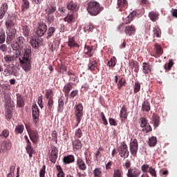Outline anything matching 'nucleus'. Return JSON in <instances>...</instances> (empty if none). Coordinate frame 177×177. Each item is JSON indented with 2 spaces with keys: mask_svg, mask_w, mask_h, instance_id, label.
I'll list each match as a JSON object with an SVG mask.
<instances>
[{
  "mask_svg": "<svg viewBox=\"0 0 177 177\" xmlns=\"http://www.w3.org/2000/svg\"><path fill=\"white\" fill-rule=\"evenodd\" d=\"M25 53L24 57L19 58V63L24 71H30L31 70V46H26L24 48Z\"/></svg>",
  "mask_w": 177,
  "mask_h": 177,
  "instance_id": "1",
  "label": "nucleus"
},
{
  "mask_svg": "<svg viewBox=\"0 0 177 177\" xmlns=\"http://www.w3.org/2000/svg\"><path fill=\"white\" fill-rule=\"evenodd\" d=\"M102 10H104V7H101L99 2H97V1H90L91 16H97V14H100Z\"/></svg>",
  "mask_w": 177,
  "mask_h": 177,
  "instance_id": "2",
  "label": "nucleus"
},
{
  "mask_svg": "<svg viewBox=\"0 0 177 177\" xmlns=\"http://www.w3.org/2000/svg\"><path fill=\"white\" fill-rule=\"evenodd\" d=\"M118 154L122 158H128L129 157V149L125 141H123L120 145L117 148Z\"/></svg>",
  "mask_w": 177,
  "mask_h": 177,
  "instance_id": "3",
  "label": "nucleus"
},
{
  "mask_svg": "<svg viewBox=\"0 0 177 177\" xmlns=\"http://www.w3.org/2000/svg\"><path fill=\"white\" fill-rule=\"evenodd\" d=\"M75 115L77 120V125L81 122V120H82V115H84V106L82 104H76L75 106Z\"/></svg>",
  "mask_w": 177,
  "mask_h": 177,
  "instance_id": "4",
  "label": "nucleus"
},
{
  "mask_svg": "<svg viewBox=\"0 0 177 177\" xmlns=\"http://www.w3.org/2000/svg\"><path fill=\"white\" fill-rule=\"evenodd\" d=\"M140 127H142V132H146V133H149V132H151L152 127L151 124H149L147 118H140L138 120Z\"/></svg>",
  "mask_w": 177,
  "mask_h": 177,
  "instance_id": "5",
  "label": "nucleus"
},
{
  "mask_svg": "<svg viewBox=\"0 0 177 177\" xmlns=\"http://www.w3.org/2000/svg\"><path fill=\"white\" fill-rule=\"evenodd\" d=\"M48 30V26L46 24L44 21H39L37 24V29L36 30V35L38 37H44L46 34V30Z\"/></svg>",
  "mask_w": 177,
  "mask_h": 177,
  "instance_id": "6",
  "label": "nucleus"
},
{
  "mask_svg": "<svg viewBox=\"0 0 177 177\" xmlns=\"http://www.w3.org/2000/svg\"><path fill=\"white\" fill-rule=\"evenodd\" d=\"M163 53L164 50L162 46H161V45L159 44H155L153 52L151 53V55H152V57H155V58H159L161 57V55H162Z\"/></svg>",
  "mask_w": 177,
  "mask_h": 177,
  "instance_id": "7",
  "label": "nucleus"
},
{
  "mask_svg": "<svg viewBox=\"0 0 177 177\" xmlns=\"http://www.w3.org/2000/svg\"><path fill=\"white\" fill-rule=\"evenodd\" d=\"M138 140L136 138H134V140H131L130 142L129 148H130V151L132 156L134 157H136L137 153L138 151Z\"/></svg>",
  "mask_w": 177,
  "mask_h": 177,
  "instance_id": "8",
  "label": "nucleus"
},
{
  "mask_svg": "<svg viewBox=\"0 0 177 177\" xmlns=\"http://www.w3.org/2000/svg\"><path fill=\"white\" fill-rule=\"evenodd\" d=\"M77 17L78 14L75 15V12H68L66 17L64 18V21L66 23H68V24H71L73 23H75V21L77 20Z\"/></svg>",
  "mask_w": 177,
  "mask_h": 177,
  "instance_id": "9",
  "label": "nucleus"
},
{
  "mask_svg": "<svg viewBox=\"0 0 177 177\" xmlns=\"http://www.w3.org/2000/svg\"><path fill=\"white\" fill-rule=\"evenodd\" d=\"M24 139L26 142V150L28 154H29L30 158H32V154H34V148L32 147V145L31 144V142L30 141V139H28V136H25Z\"/></svg>",
  "mask_w": 177,
  "mask_h": 177,
  "instance_id": "10",
  "label": "nucleus"
},
{
  "mask_svg": "<svg viewBox=\"0 0 177 177\" xmlns=\"http://www.w3.org/2000/svg\"><path fill=\"white\" fill-rule=\"evenodd\" d=\"M140 175L141 170L137 167H130L127 174V177H140Z\"/></svg>",
  "mask_w": 177,
  "mask_h": 177,
  "instance_id": "11",
  "label": "nucleus"
},
{
  "mask_svg": "<svg viewBox=\"0 0 177 177\" xmlns=\"http://www.w3.org/2000/svg\"><path fill=\"white\" fill-rule=\"evenodd\" d=\"M59 153V150H57V147L53 145L51 147V153H50V161L55 164L56 162V160H57V154Z\"/></svg>",
  "mask_w": 177,
  "mask_h": 177,
  "instance_id": "12",
  "label": "nucleus"
},
{
  "mask_svg": "<svg viewBox=\"0 0 177 177\" xmlns=\"http://www.w3.org/2000/svg\"><path fill=\"white\" fill-rule=\"evenodd\" d=\"M19 57H20V53H15L13 55H7L4 56V60L6 63H13V62H16Z\"/></svg>",
  "mask_w": 177,
  "mask_h": 177,
  "instance_id": "13",
  "label": "nucleus"
},
{
  "mask_svg": "<svg viewBox=\"0 0 177 177\" xmlns=\"http://www.w3.org/2000/svg\"><path fill=\"white\" fill-rule=\"evenodd\" d=\"M32 115L35 122H38V120H39V109L37 104L32 106Z\"/></svg>",
  "mask_w": 177,
  "mask_h": 177,
  "instance_id": "14",
  "label": "nucleus"
},
{
  "mask_svg": "<svg viewBox=\"0 0 177 177\" xmlns=\"http://www.w3.org/2000/svg\"><path fill=\"white\" fill-rule=\"evenodd\" d=\"M66 8L68 10H71L73 13L75 12H78L80 10V6H78V3L71 1L67 3Z\"/></svg>",
  "mask_w": 177,
  "mask_h": 177,
  "instance_id": "15",
  "label": "nucleus"
},
{
  "mask_svg": "<svg viewBox=\"0 0 177 177\" xmlns=\"http://www.w3.org/2000/svg\"><path fill=\"white\" fill-rule=\"evenodd\" d=\"M16 38V29H10L7 32L6 42L10 44L13 39Z\"/></svg>",
  "mask_w": 177,
  "mask_h": 177,
  "instance_id": "16",
  "label": "nucleus"
},
{
  "mask_svg": "<svg viewBox=\"0 0 177 177\" xmlns=\"http://www.w3.org/2000/svg\"><path fill=\"white\" fill-rule=\"evenodd\" d=\"M136 32V28L133 24L128 25V26L125 27L124 32L126 35H129V36H132L135 35Z\"/></svg>",
  "mask_w": 177,
  "mask_h": 177,
  "instance_id": "17",
  "label": "nucleus"
},
{
  "mask_svg": "<svg viewBox=\"0 0 177 177\" xmlns=\"http://www.w3.org/2000/svg\"><path fill=\"white\" fill-rule=\"evenodd\" d=\"M28 132L30 140H32L33 143H37V142H38V132L34 130H28Z\"/></svg>",
  "mask_w": 177,
  "mask_h": 177,
  "instance_id": "18",
  "label": "nucleus"
},
{
  "mask_svg": "<svg viewBox=\"0 0 177 177\" xmlns=\"http://www.w3.org/2000/svg\"><path fill=\"white\" fill-rule=\"evenodd\" d=\"M64 100H66V98L63 95H62L59 98V100H58V107H57L58 113H62L63 111V110H64Z\"/></svg>",
  "mask_w": 177,
  "mask_h": 177,
  "instance_id": "19",
  "label": "nucleus"
},
{
  "mask_svg": "<svg viewBox=\"0 0 177 177\" xmlns=\"http://www.w3.org/2000/svg\"><path fill=\"white\" fill-rule=\"evenodd\" d=\"M118 8H119L120 11H123L125 8L128 7V1L127 0H118L117 2Z\"/></svg>",
  "mask_w": 177,
  "mask_h": 177,
  "instance_id": "20",
  "label": "nucleus"
},
{
  "mask_svg": "<svg viewBox=\"0 0 177 177\" xmlns=\"http://www.w3.org/2000/svg\"><path fill=\"white\" fill-rule=\"evenodd\" d=\"M142 71L145 75L151 73L152 71V66L149 63H142Z\"/></svg>",
  "mask_w": 177,
  "mask_h": 177,
  "instance_id": "21",
  "label": "nucleus"
},
{
  "mask_svg": "<svg viewBox=\"0 0 177 177\" xmlns=\"http://www.w3.org/2000/svg\"><path fill=\"white\" fill-rule=\"evenodd\" d=\"M76 164L79 169H81L82 171H85V169H86V164H85V162L82 160V158H77Z\"/></svg>",
  "mask_w": 177,
  "mask_h": 177,
  "instance_id": "22",
  "label": "nucleus"
},
{
  "mask_svg": "<svg viewBox=\"0 0 177 177\" xmlns=\"http://www.w3.org/2000/svg\"><path fill=\"white\" fill-rule=\"evenodd\" d=\"M129 113L127 105H122V107L120 110V117L121 119H127Z\"/></svg>",
  "mask_w": 177,
  "mask_h": 177,
  "instance_id": "23",
  "label": "nucleus"
},
{
  "mask_svg": "<svg viewBox=\"0 0 177 177\" xmlns=\"http://www.w3.org/2000/svg\"><path fill=\"white\" fill-rule=\"evenodd\" d=\"M68 46L69 48H80V44L75 41V37H69L68 41Z\"/></svg>",
  "mask_w": 177,
  "mask_h": 177,
  "instance_id": "24",
  "label": "nucleus"
},
{
  "mask_svg": "<svg viewBox=\"0 0 177 177\" xmlns=\"http://www.w3.org/2000/svg\"><path fill=\"white\" fill-rule=\"evenodd\" d=\"M74 161H75V158L73 155H68L66 156H64L63 159V162L65 165L71 164L72 162H74Z\"/></svg>",
  "mask_w": 177,
  "mask_h": 177,
  "instance_id": "25",
  "label": "nucleus"
},
{
  "mask_svg": "<svg viewBox=\"0 0 177 177\" xmlns=\"http://www.w3.org/2000/svg\"><path fill=\"white\" fill-rule=\"evenodd\" d=\"M17 104L18 107H24V98L20 93H17Z\"/></svg>",
  "mask_w": 177,
  "mask_h": 177,
  "instance_id": "26",
  "label": "nucleus"
},
{
  "mask_svg": "<svg viewBox=\"0 0 177 177\" xmlns=\"http://www.w3.org/2000/svg\"><path fill=\"white\" fill-rule=\"evenodd\" d=\"M148 16L152 21H156L159 18L160 14L157 11H150Z\"/></svg>",
  "mask_w": 177,
  "mask_h": 177,
  "instance_id": "27",
  "label": "nucleus"
},
{
  "mask_svg": "<svg viewBox=\"0 0 177 177\" xmlns=\"http://www.w3.org/2000/svg\"><path fill=\"white\" fill-rule=\"evenodd\" d=\"M136 14L137 11L135 10L130 12V14H129V16H127V17H126V19H124L125 24H129V23H131L133 20V18L136 16Z\"/></svg>",
  "mask_w": 177,
  "mask_h": 177,
  "instance_id": "28",
  "label": "nucleus"
},
{
  "mask_svg": "<svg viewBox=\"0 0 177 177\" xmlns=\"http://www.w3.org/2000/svg\"><path fill=\"white\" fill-rule=\"evenodd\" d=\"M71 89H73V84L71 83H68L64 86L63 92H64L66 97H68L70 91H71Z\"/></svg>",
  "mask_w": 177,
  "mask_h": 177,
  "instance_id": "29",
  "label": "nucleus"
},
{
  "mask_svg": "<svg viewBox=\"0 0 177 177\" xmlns=\"http://www.w3.org/2000/svg\"><path fill=\"white\" fill-rule=\"evenodd\" d=\"M56 12V6L55 4H50L46 9V12L47 15H52Z\"/></svg>",
  "mask_w": 177,
  "mask_h": 177,
  "instance_id": "30",
  "label": "nucleus"
},
{
  "mask_svg": "<svg viewBox=\"0 0 177 177\" xmlns=\"http://www.w3.org/2000/svg\"><path fill=\"white\" fill-rule=\"evenodd\" d=\"M5 26L8 30L15 29V21L13 19H8L5 24Z\"/></svg>",
  "mask_w": 177,
  "mask_h": 177,
  "instance_id": "31",
  "label": "nucleus"
},
{
  "mask_svg": "<svg viewBox=\"0 0 177 177\" xmlns=\"http://www.w3.org/2000/svg\"><path fill=\"white\" fill-rule=\"evenodd\" d=\"M21 12L24 13L28 8H30V3L28 2V0H22L21 2Z\"/></svg>",
  "mask_w": 177,
  "mask_h": 177,
  "instance_id": "32",
  "label": "nucleus"
},
{
  "mask_svg": "<svg viewBox=\"0 0 177 177\" xmlns=\"http://www.w3.org/2000/svg\"><path fill=\"white\" fill-rule=\"evenodd\" d=\"M24 131V125L23 124H19L17 126H16L15 132L16 135H19V133L21 134Z\"/></svg>",
  "mask_w": 177,
  "mask_h": 177,
  "instance_id": "33",
  "label": "nucleus"
},
{
  "mask_svg": "<svg viewBox=\"0 0 177 177\" xmlns=\"http://www.w3.org/2000/svg\"><path fill=\"white\" fill-rule=\"evenodd\" d=\"M142 111H147V112L150 111L151 105H150L149 101H144V102H142Z\"/></svg>",
  "mask_w": 177,
  "mask_h": 177,
  "instance_id": "34",
  "label": "nucleus"
},
{
  "mask_svg": "<svg viewBox=\"0 0 177 177\" xmlns=\"http://www.w3.org/2000/svg\"><path fill=\"white\" fill-rule=\"evenodd\" d=\"M30 44L35 49H38V48H39V39H32L30 41Z\"/></svg>",
  "mask_w": 177,
  "mask_h": 177,
  "instance_id": "35",
  "label": "nucleus"
},
{
  "mask_svg": "<svg viewBox=\"0 0 177 177\" xmlns=\"http://www.w3.org/2000/svg\"><path fill=\"white\" fill-rule=\"evenodd\" d=\"M73 149H75V150H80V149L82 147V144L81 143V140H75V141L73 142Z\"/></svg>",
  "mask_w": 177,
  "mask_h": 177,
  "instance_id": "36",
  "label": "nucleus"
},
{
  "mask_svg": "<svg viewBox=\"0 0 177 177\" xmlns=\"http://www.w3.org/2000/svg\"><path fill=\"white\" fill-rule=\"evenodd\" d=\"M157 144V138L156 136H151L149 138V147H155Z\"/></svg>",
  "mask_w": 177,
  "mask_h": 177,
  "instance_id": "37",
  "label": "nucleus"
},
{
  "mask_svg": "<svg viewBox=\"0 0 177 177\" xmlns=\"http://www.w3.org/2000/svg\"><path fill=\"white\" fill-rule=\"evenodd\" d=\"M160 115H153V122L154 127H158L160 124Z\"/></svg>",
  "mask_w": 177,
  "mask_h": 177,
  "instance_id": "38",
  "label": "nucleus"
},
{
  "mask_svg": "<svg viewBox=\"0 0 177 177\" xmlns=\"http://www.w3.org/2000/svg\"><path fill=\"white\" fill-rule=\"evenodd\" d=\"M113 177H123V171L121 169H113Z\"/></svg>",
  "mask_w": 177,
  "mask_h": 177,
  "instance_id": "39",
  "label": "nucleus"
},
{
  "mask_svg": "<svg viewBox=\"0 0 177 177\" xmlns=\"http://www.w3.org/2000/svg\"><path fill=\"white\" fill-rule=\"evenodd\" d=\"M55 31H56V29L54 27H50L48 29V32H47V39H50L53 35L55 34Z\"/></svg>",
  "mask_w": 177,
  "mask_h": 177,
  "instance_id": "40",
  "label": "nucleus"
},
{
  "mask_svg": "<svg viewBox=\"0 0 177 177\" xmlns=\"http://www.w3.org/2000/svg\"><path fill=\"white\" fill-rule=\"evenodd\" d=\"M11 46L13 50H16L15 53H20V54L21 53V52L19 50L20 49V44H19L17 41L13 42Z\"/></svg>",
  "mask_w": 177,
  "mask_h": 177,
  "instance_id": "41",
  "label": "nucleus"
},
{
  "mask_svg": "<svg viewBox=\"0 0 177 177\" xmlns=\"http://www.w3.org/2000/svg\"><path fill=\"white\" fill-rule=\"evenodd\" d=\"M126 82H127V80H126L125 77H121L119 80V82L118 83V89H121V88H122V86H125Z\"/></svg>",
  "mask_w": 177,
  "mask_h": 177,
  "instance_id": "42",
  "label": "nucleus"
},
{
  "mask_svg": "<svg viewBox=\"0 0 177 177\" xmlns=\"http://www.w3.org/2000/svg\"><path fill=\"white\" fill-rule=\"evenodd\" d=\"M10 134V131H9V129H5L1 133L0 136L1 138H4L5 139H8V138H9Z\"/></svg>",
  "mask_w": 177,
  "mask_h": 177,
  "instance_id": "43",
  "label": "nucleus"
},
{
  "mask_svg": "<svg viewBox=\"0 0 177 177\" xmlns=\"http://www.w3.org/2000/svg\"><path fill=\"white\" fill-rule=\"evenodd\" d=\"M140 88H141L140 82L137 80V82H135L133 85V91L135 93H137L138 92H139L140 91Z\"/></svg>",
  "mask_w": 177,
  "mask_h": 177,
  "instance_id": "44",
  "label": "nucleus"
},
{
  "mask_svg": "<svg viewBox=\"0 0 177 177\" xmlns=\"http://www.w3.org/2000/svg\"><path fill=\"white\" fill-rule=\"evenodd\" d=\"M57 171L58 172L57 176V177H64V172L63 171V169H62V167L60 165L56 166Z\"/></svg>",
  "mask_w": 177,
  "mask_h": 177,
  "instance_id": "45",
  "label": "nucleus"
},
{
  "mask_svg": "<svg viewBox=\"0 0 177 177\" xmlns=\"http://www.w3.org/2000/svg\"><path fill=\"white\" fill-rule=\"evenodd\" d=\"M161 29L160 28H153V36H156V38H161Z\"/></svg>",
  "mask_w": 177,
  "mask_h": 177,
  "instance_id": "46",
  "label": "nucleus"
},
{
  "mask_svg": "<svg viewBox=\"0 0 177 177\" xmlns=\"http://www.w3.org/2000/svg\"><path fill=\"white\" fill-rule=\"evenodd\" d=\"M116 57H111V59H109V62H108V66L110 67H115L116 64Z\"/></svg>",
  "mask_w": 177,
  "mask_h": 177,
  "instance_id": "47",
  "label": "nucleus"
},
{
  "mask_svg": "<svg viewBox=\"0 0 177 177\" xmlns=\"http://www.w3.org/2000/svg\"><path fill=\"white\" fill-rule=\"evenodd\" d=\"M23 33L25 37H28L30 35V27L27 26H24L22 27Z\"/></svg>",
  "mask_w": 177,
  "mask_h": 177,
  "instance_id": "48",
  "label": "nucleus"
},
{
  "mask_svg": "<svg viewBox=\"0 0 177 177\" xmlns=\"http://www.w3.org/2000/svg\"><path fill=\"white\" fill-rule=\"evenodd\" d=\"M95 177H102V171L99 168H96L93 171Z\"/></svg>",
  "mask_w": 177,
  "mask_h": 177,
  "instance_id": "49",
  "label": "nucleus"
},
{
  "mask_svg": "<svg viewBox=\"0 0 177 177\" xmlns=\"http://www.w3.org/2000/svg\"><path fill=\"white\" fill-rule=\"evenodd\" d=\"M97 68V62L95 61V59H94L93 62H91V63H90V70H96Z\"/></svg>",
  "mask_w": 177,
  "mask_h": 177,
  "instance_id": "50",
  "label": "nucleus"
},
{
  "mask_svg": "<svg viewBox=\"0 0 177 177\" xmlns=\"http://www.w3.org/2000/svg\"><path fill=\"white\" fill-rule=\"evenodd\" d=\"M45 174H46V166L43 165L39 171V177H45Z\"/></svg>",
  "mask_w": 177,
  "mask_h": 177,
  "instance_id": "51",
  "label": "nucleus"
},
{
  "mask_svg": "<svg viewBox=\"0 0 177 177\" xmlns=\"http://www.w3.org/2000/svg\"><path fill=\"white\" fill-rule=\"evenodd\" d=\"M46 99H53V91L52 90H48L46 91V95H45Z\"/></svg>",
  "mask_w": 177,
  "mask_h": 177,
  "instance_id": "52",
  "label": "nucleus"
},
{
  "mask_svg": "<svg viewBox=\"0 0 177 177\" xmlns=\"http://www.w3.org/2000/svg\"><path fill=\"white\" fill-rule=\"evenodd\" d=\"M172 66H174L173 59H169V63L167 64H165V70H171Z\"/></svg>",
  "mask_w": 177,
  "mask_h": 177,
  "instance_id": "53",
  "label": "nucleus"
},
{
  "mask_svg": "<svg viewBox=\"0 0 177 177\" xmlns=\"http://www.w3.org/2000/svg\"><path fill=\"white\" fill-rule=\"evenodd\" d=\"M141 169L142 171H144V173H147L148 171H149L150 170V166L149 165H142V166L141 167Z\"/></svg>",
  "mask_w": 177,
  "mask_h": 177,
  "instance_id": "54",
  "label": "nucleus"
},
{
  "mask_svg": "<svg viewBox=\"0 0 177 177\" xmlns=\"http://www.w3.org/2000/svg\"><path fill=\"white\" fill-rule=\"evenodd\" d=\"M3 146H4V149L6 150H10V149L12 148V142L10 141H8L3 144Z\"/></svg>",
  "mask_w": 177,
  "mask_h": 177,
  "instance_id": "55",
  "label": "nucleus"
},
{
  "mask_svg": "<svg viewBox=\"0 0 177 177\" xmlns=\"http://www.w3.org/2000/svg\"><path fill=\"white\" fill-rule=\"evenodd\" d=\"M53 98H50V100H48L47 103L48 110H52V109L53 108Z\"/></svg>",
  "mask_w": 177,
  "mask_h": 177,
  "instance_id": "56",
  "label": "nucleus"
},
{
  "mask_svg": "<svg viewBox=\"0 0 177 177\" xmlns=\"http://www.w3.org/2000/svg\"><path fill=\"white\" fill-rule=\"evenodd\" d=\"M149 173H150V175H151V176L157 177V171L156 169H154L153 167H149Z\"/></svg>",
  "mask_w": 177,
  "mask_h": 177,
  "instance_id": "57",
  "label": "nucleus"
},
{
  "mask_svg": "<svg viewBox=\"0 0 177 177\" xmlns=\"http://www.w3.org/2000/svg\"><path fill=\"white\" fill-rule=\"evenodd\" d=\"M6 40V35H5V32L0 33V45H2Z\"/></svg>",
  "mask_w": 177,
  "mask_h": 177,
  "instance_id": "58",
  "label": "nucleus"
},
{
  "mask_svg": "<svg viewBox=\"0 0 177 177\" xmlns=\"http://www.w3.org/2000/svg\"><path fill=\"white\" fill-rule=\"evenodd\" d=\"M8 3H4L2 4L0 10H1L2 12H7L8 9Z\"/></svg>",
  "mask_w": 177,
  "mask_h": 177,
  "instance_id": "59",
  "label": "nucleus"
},
{
  "mask_svg": "<svg viewBox=\"0 0 177 177\" xmlns=\"http://www.w3.org/2000/svg\"><path fill=\"white\" fill-rule=\"evenodd\" d=\"M100 115L102 118V122L104 123V124H108V120L106 118V115L104 114V113H103V111H102V113H100Z\"/></svg>",
  "mask_w": 177,
  "mask_h": 177,
  "instance_id": "60",
  "label": "nucleus"
},
{
  "mask_svg": "<svg viewBox=\"0 0 177 177\" xmlns=\"http://www.w3.org/2000/svg\"><path fill=\"white\" fill-rule=\"evenodd\" d=\"M52 140L54 142H57V132L56 131H53L52 133Z\"/></svg>",
  "mask_w": 177,
  "mask_h": 177,
  "instance_id": "61",
  "label": "nucleus"
},
{
  "mask_svg": "<svg viewBox=\"0 0 177 177\" xmlns=\"http://www.w3.org/2000/svg\"><path fill=\"white\" fill-rule=\"evenodd\" d=\"M81 136H82V131L79 129L75 131V138H81Z\"/></svg>",
  "mask_w": 177,
  "mask_h": 177,
  "instance_id": "62",
  "label": "nucleus"
},
{
  "mask_svg": "<svg viewBox=\"0 0 177 177\" xmlns=\"http://www.w3.org/2000/svg\"><path fill=\"white\" fill-rule=\"evenodd\" d=\"M0 50H1V52H6L8 50V46L6 44H1L0 46Z\"/></svg>",
  "mask_w": 177,
  "mask_h": 177,
  "instance_id": "63",
  "label": "nucleus"
},
{
  "mask_svg": "<svg viewBox=\"0 0 177 177\" xmlns=\"http://www.w3.org/2000/svg\"><path fill=\"white\" fill-rule=\"evenodd\" d=\"M109 123L112 126H117V124H118L116 120H115V119H113L112 118H109Z\"/></svg>",
  "mask_w": 177,
  "mask_h": 177,
  "instance_id": "64",
  "label": "nucleus"
}]
</instances>
